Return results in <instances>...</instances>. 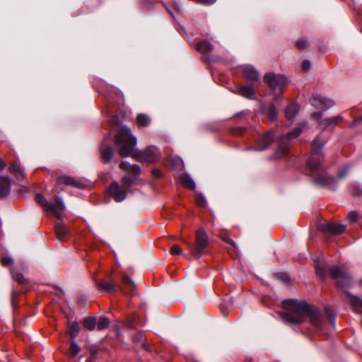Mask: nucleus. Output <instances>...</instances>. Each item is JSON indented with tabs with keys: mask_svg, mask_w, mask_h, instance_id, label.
Instances as JSON below:
<instances>
[{
	"mask_svg": "<svg viewBox=\"0 0 362 362\" xmlns=\"http://www.w3.org/2000/svg\"><path fill=\"white\" fill-rule=\"evenodd\" d=\"M116 144L118 145V153L122 158L131 156L132 158L140 163H151L155 162L159 156V150L156 146H150L144 151L134 152L136 139L127 126L121 127L117 131Z\"/></svg>",
	"mask_w": 362,
	"mask_h": 362,
	"instance_id": "1",
	"label": "nucleus"
},
{
	"mask_svg": "<svg viewBox=\"0 0 362 362\" xmlns=\"http://www.w3.org/2000/svg\"><path fill=\"white\" fill-rule=\"evenodd\" d=\"M301 132L302 129L298 127L294 129L293 131L287 133L286 136L280 137L278 148V154L279 155L276 156L278 158H281L286 156L288 152L287 146L290 144V141L298 137L300 134Z\"/></svg>",
	"mask_w": 362,
	"mask_h": 362,
	"instance_id": "6",
	"label": "nucleus"
},
{
	"mask_svg": "<svg viewBox=\"0 0 362 362\" xmlns=\"http://www.w3.org/2000/svg\"><path fill=\"white\" fill-rule=\"evenodd\" d=\"M322 146L323 144L320 136L316 137L311 145V156L307 160V168L316 184L334 190L337 187L336 180L325 175L321 168L323 157L320 151L322 148Z\"/></svg>",
	"mask_w": 362,
	"mask_h": 362,
	"instance_id": "2",
	"label": "nucleus"
},
{
	"mask_svg": "<svg viewBox=\"0 0 362 362\" xmlns=\"http://www.w3.org/2000/svg\"><path fill=\"white\" fill-rule=\"evenodd\" d=\"M264 80L265 83L273 90L279 89L282 91L283 88L287 86L286 78L283 75H275L273 73L267 74Z\"/></svg>",
	"mask_w": 362,
	"mask_h": 362,
	"instance_id": "7",
	"label": "nucleus"
},
{
	"mask_svg": "<svg viewBox=\"0 0 362 362\" xmlns=\"http://www.w3.org/2000/svg\"><path fill=\"white\" fill-rule=\"evenodd\" d=\"M212 45L206 40L200 41L197 45V49L199 52L206 53L211 50Z\"/></svg>",
	"mask_w": 362,
	"mask_h": 362,
	"instance_id": "27",
	"label": "nucleus"
},
{
	"mask_svg": "<svg viewBox=\"0 0 362 362\" xmlns=\"http://www.w3.org/2000/svg\"><path fill=\"white\" fill-rule=\"evenodd\" d=\"M132 165L126 161H122L119 164V168L129 172Z\"/></svg>",
	"mask_w": 362,
	"mask_h": 362,
	"instance_id": "43",
	"label": "nucleus"
},
{
	"mask_svg": "<svg viewBox=\"0 0 362 362\" xmlns=\"http://www.w3.org/2000/svg\"><path fill=\"white\" fill-rule=\"evenodd\" d=\"M234 93L248 99L253 98L255 94L254 88L249 86H240Z\"/></svg>",
	"mask_w": 362,
	"mask_h": 362,
	"instance_id": "17",
	"label": "nucleus"
},
{
	"mask_svg": "<svg viewBox=\"0 0 362 362\" xmlns=\"http://www.w3.org/2000/svg\"><path fill=\"white\" fill-rule=\"evenodd\" d=\"M96 318H85L83 320V326L90 330L93 329L96 326Z\"/></svg>",
	"mask_w": 362,
	"mask_h": 362,
	"instance_id": "30",
	"label": "nucleus"
},
{
	"mask_svg": "<svg viewBox=\"0 0 362 362\" xmlns=\"http://www.w3.org/2000/svg\"><path fill=\"white\" fill-rule=\"evenodd\" d=\"M100 156L103 160L105 163H108L112 158L113 150L110 144H107L105 142L103 143L100 148Z\"/></svg>",
	"mask_w": 362,
	"mask_h": 362,
	"instance_id": "15",
	"label": "nucleus"
},
{
	"mask_svg": "<svg viewBox=\"0 0 362 362\" xmlns=\"http://www.w3.org/2000/svg\"><path fill=\"white\" fill-rule=\"evenodd\" d=\"M313 117L319 118L321 117V113L315 112L313 114Z\"/></svg>",
	"mask_w": 362,
	"mask_h": 362,
	"instance_id": "51",
	"label": "nucleus"
},
{
	"mask_svg": "<svg viewBox=\"0 0 362 362\" xmlns=\"http://www.w3.org/2000/svg\"><path fill=\"white\" fill-rule=\"evenodd\" d=\"M6 165V163L1 158H0V170H4Z\"/></svg>",
	"mask_w": 362,
	"mask_h": 362,
	"instance_id": "48",
	"label": "nucleus"
},
{
	"mask_svg": "<svg viewBox=\"0 0 362 362\" xmlns=\"http://www.w3.org/2000/svg\"><path fill=\"white\" fill-rule=\"evenodd\" d=\"M17 296V293H13V295H12V303L13 304L14 303V298L15 297Z\"/></svg>",
	"mask_w": 362,
	"mask_h": 362,
	"instance_id": "53",
	"label": "nucleus"
},
{
	"mask_svg": "<svg viewBox=\"0 0 362 362\" xmlns=\"http://www.w3.org/2000/svg\"><path fill=\"white\" fill-rule=\"evenodd\" d=\"M267 116L271 121L275 120L277 117L276 110L273 103L270 104L268 107Z\"/></svg>",
	"mask_w": 362,
	"mask_h": 362,
	"instance_id": "29",
	"label": "nucleus"
},
{
	"mask_svg": "<svg viewBox=\"0 0 362 362\" xmlns=\"http://www.w3.org/2000/svg\"><path fill=\"white\" fill-rule=\"evenodd\" d=\"M11 179L8 176L0 177V198L6 197L11 190Z\"/></svg>",
	"mask_w": 362,
	"mask_h": 362,
	"instance_id": "12",
	"label": "nucleus"
},
{
	"mask_svg": "<svg viewBox=\"0 0 362 362\" xmlns=\"http://www.w3.org/2000/svg\"><path fill=\"white\" fill-rule=\"evenodd\" d=\"M35 200L46 211L51 212L54 208V204L48 202L41 194H36Z\"/></svg>",
	"mask_w": 362,
	"mask_h": 362,
	"instance_id": "22",
	"label": "nucleus"
},
{
	"mask_svg": "<svg viewBox=\"0 0 362 362\" xmlns=\"http://www.w3.org/2000/svg\"><path fill=\"white\" fill-rule=\"evenodd\" d=\"M85 301H86V299H83L82 297L79 298L78 300V303L81 306L85 305Z\"/></svg>",
	"mask_w": 362,
	"mask_h": 362,
	"instance_id": "49",
	"label": "nucleus"
},
{
	"mask_svg": "<svg viewBox=\"0 0 362 362\" xmlns=\"http://www.w3.org/2000/svg\"><path fill=\"white\" fill-rule=\"evenodd\" d=\"M343 298L347 303H350L355 308H362V300L350 293H345Z\"/></svg>",
	"mask_w": 362,
	"mask_h": 362,
	"instance_id": "21",
	"label": "nucleus"
},
{
	"mask_svg": "<svg viewBox=\"0 0 362 362\" xmlns=\"http://www.w3.org/2000/svg\"><path fill=\"white\" fill-rule=\"evenodd\" d=\"M298 107L296 104L291 103L286 107L285 110L286 117L288 119H293L298 113Z\"/></svg>",
	"mask_w": 362,
	"mask_h": 362,
	"instance_id": "26",
	"label": "nucleus"
},
{
	"mask_svg": "<svg viewBox=\"0 0 362 362\" xmlns=\"http://www.w3.org/2000/svg\"><path fill=\"white\" fill-rule=\"evenodd\" d=\"M284 310L298 317H320V310L304 300L286 299L282 303Z\"/></svg>",
	"mask_w": 362,
	"mask_h": 362,
	"instance_id": "3",
	"label": "nucleus"
},
{
	"mask_svg": "<svg viewBox=\"0 0 362 362\" xmlns=\"http://www.w3.org/2000/svg\"><path fill=\"white\" fill-rule=\"evenodd\" d=\"M109 325V321L107 318H99V320L96 323L97 329L99 330L106 329Z\"/></svg>",
	"mask_w": 362,
	"mask_h": 362,
	"instance_id": "34",
	"label": "nucleus"
},
{
	"mask_svg": "<svg viewBox=\"0 0 362 362\" xmlns=\"http://www.w3.org/2000/svg\"><path fill=\"white\" fill-rule=\"evenodd\" d=\"M98 288L107 292H115L117 291V285L115 282L100 281L97 284Z\"/></svg>",
	"mask_w": 362,
	"mask_h": 362,
	"instance_id": "24",
	"label": "nucleus"
},
{
	"mask_svg": "<svg viewBox=\"0 0 362 362\" xmlns=\"http://www.w3.org/2000/svg\"><path fill=\"white\" fill-rule=\"evenodd\" d=\"M1 263L4 267H9L13 265V261L11 257L6 256L1 258Z\"/></svg>",
	"mask_w": 362,
	"mask_h": 362,
	"instance_id": "40",
	"label": "nucleus"
},
{
	"mask_svg": "<svg viewBox=\"0 0 362 362\" xmlns=\"http://www.w3.org/2000/svg\"><path fill=\"white\" fill-rule=\"evenodd\" d=\"M311 66L310 62L308 60H305L302 63V69L305 71H308Z\"/></svg>",
	"mask_w": 362,
	"mask_h": 362,
	"instance_id": "46",
	"label": "nucleus"
},
{
	"mask_svg": "<svg viewBox=\"0 0 362 362\" xmlns=\"http://www.w3.org/2000/svg\"><path fill=\"white\" fill-rule=\"evenodd\" d=\"M179 182L185 187L194 189H195L196 185L193 179L187 174H181L178 177Z\"/></svg>",
	"mask_w": 362,
	"mask_h": 362,
	"instance_id": "19",
	"label": "nucleus"
},
{
	"mask_svg": "<svg viewBox=\"0 0 362 362\" xmlns=\"http://www.w3.org/2000/svg\"><path fill=\"white\" fill-rule=\"evenodd\" d=\"M341 119L342 117L340 115L325 119L319 123V128L321 130L332 129L334 127Z\"/></svg>",
	"mask_w": 362,
	"mask_h": 362,
	"instance_id": "13",
	"label": "nucleus"
},
{
	"mask_svg": "<svg viewBox=\"0 0 362 362\" xmlns=\"http://www.w3.org/2000/svg\"><path fill=\"white\" fill-rule=\"evenodd\" d=\"M310 103L312 105L319 109H328L334 104L332 100L320 95L313 96Z\"/></svg>",
	"mask_w": 362,
	"mask_h": 362,
	"instance_id": "10",
	"label": "nucleus"
},
{
	"mask_svg": "<svg viewBox=\"0 0 362 362\" xmlns=\"http://www.w3.org/2000/svg\"><path fill=\"white\" fill-rule=\"evenodd\" d=\"M55 233L57 238L59 240H62L68 234V230L63 222L58 219L55 225Z\"/></svg>",
	"mask_w": 362,
	"mask_h": 362,
	"instance_id": "20",
	"label": "nucleus"
},
{
	"mask_svg": "<svg viewBox=\"0 0 362 362\" xmlns=\"http://www.w3.org/2000/svg\"><path fill=\"white\" fill-rule=\"evenodd\" d=\"M274 136L271 132H267L259 137V141L257 144L256 150H264L273 141Z\"/></svg>",
	"mask_w": 362,
	"mask_h": 362,
	"instance_id": "14",
	"label": "nucleus"
},
{
	"mask_svg": "<svg viewBox=\"0 0 362 362\" xmlns=\"http://www.w3.org/2000/svg\"><path fill=\"white\" fill-rule=\"evenodd\" d=\"M225 305L223 303L220 305V309L222 311L223 313V315H228L229 314V313L228 311H224L223 310V308H224Z\"/></svg>",
	"mask_w": 362,
	"mask_h": 362,
	"instance_id": "50",
	"label": "nucleus"
},
{
	"mask_svg": "<svg viewBox=\"0 0 362 362\" xmlns=\"http://www.w3.org/2000/svg\"><path fill=\"white\" fill-rule=\"evenodd\" d=\"M67 330L71 339H74V338L78 334L80 330V327L76 322L68 321Z\"/></svg>",
	"mask_w": 362,
	"mask_h": 362,
	"instance_id": "25",
	"label": "nucleus"
},
{
	"mask_svg": "<svg viewBox=\"0 0 362 362\" xmlns=\"http://www.w3.org/2000/svg\"><path fill=\"white\" fill-rule=\"evenodd\" d=\"M321 230L331 235H337L343 233L346 230V226L343 224L327 222L320 226Z\"/></svg>",
	"mask_w": 362,
	"mask_h": 362,
	"instance_id": "8",
	"label": "nucleus"
},
{
	"mask_svg": "<svg viewBox=\"0 0 362 362\" xmlns=\"http://www.w3.org/2000/svg\"><path fill=\"white\" fill-rule=\"evenodd\" d=\"M192 254L197 257H200L204 250L208 245V237L206 232L202 229H199L196 233V242L194 245L187 243Z\"/></svg>",
	"mask_w": 362,
	"mask_h": 362,
	"instance_id": "5",
	"label": "nucleus"
},
{
	"mask_svg": "<svg viewBox=\"0 0 362 362\" xmlns=\"http://www.w3.org/2000/svg\"><path fill=\"white\" fill-rule=\"evenodd\" d=\"M349 173V168H345L342 169L340 172L338 173V177L339 179H342L346 177L347 173Z\"/></svg>",
	"mask_w": 362,
	"mask_h": 362,
	"instance_id": "44",
	"label": "nucleus"
},
{
	"mask_svg": "<svg viewBox=\"0 0 362 362\" xmlns=\"http://www.w3.org/2000/svg\"><path fill=\"white\" fill-rule=\"evenodd\" d=\"M80 351V347L76 344L74 339L71 340L69 353L72 356L77 355Z\"/></svg>",
	"mask_w": 362,
	"mask_h": 362,
	"instance_id": "32",
	"label": "nucleus"
},
{
	"mask_svg": "<svg viewBox=\"0 0 362 362\" xmlns=\"http://www.w3.org/2000/svg\"><path fill=\"white\" fill-rule=\"evenodd\" d=\"M195 202L197 205L202 207H204L206 205V200L202 194H195Z\"/></svg>",
	"mask_w": 362,
	"mask_h": 362,
	"instance_id": "35",
	"label": "nucleus"
},
{
	"mask_svg": "<svg viewBox=\"0 0 362 362\" xmlns=\"http://www.w3.org/2000/svg\"><path fill=\"white\" fill-rule=\"evenodd\" d=\"M329 320H330V322H331L332 323H334V322H333V320H334V318L329 317Z\"/></svg>",
	"mask_w": 362,
	"mask_h": 362,
	"instance_id": "56",
	"label": "nucleus"
},
{
	"mask_svg": "<svg viewBox=\"0 0 362 362\" xmlns=\"http://www.w3.org/2000/svg\"><path fill=\"white\" fill-rule=\"evenodd\" d=\"M332 278L338 280V286L344 290L352 285L351 275L344 269V265L334 266L329 269Z\"/></svg>",
	"mask_w": 362,
	"mask_h": 362,
	"instance_id": "4",
	"label": "nucleus"
},
{
	"mask_svg": "<svg viewBox=\"0 0 362 362\" xmlns=\"http://www.w3.org/2000/svg\"><path fill=\"white\" fill-rule=\"evenodd\" d=\"M122 281L125 284H129L132 286V288L134 289L136 288L135 283L127 275H122Z\"/></svg>",
	"mask_w": 362,
	"mask_h": 362,
	"instance_id": "38",
	"label": "nucleus"
},
{
	"mask_svg": "<svg viewBox=\"0 0 362 362\" xmlns=\"http://www.w3.org/2000/svg\"><path fill=\"white\" fill-rule=\"evenodd\" d=\"M151 119L146 114H139L136 117V123L141 127H146L149 125Z\"/></svg>",
	"mask_w": 362,
	"mask_h": 362,
	"instance_id": "28",
	"label": "nucleus"
},
{
	"mask_svg": "<svg viewBox=\"0 0 362 362\" xmlns=\"http://www.w3.org/2000/svg\"><path fill=\"white\" fill-rule=\"evenodd\" d=\"M153 174L155 175V176H158V174H159V171L158 170H153Z\"/></svg>",
	"mask_w": 362,
	"mask_h": 362,
	"instance_id": "52",
	"label": "nucleus"
},
{
	"mask_svg": "<svg viewBox=\"0 0 362 362\" xmlns=\"http://www.w3.org/2000/svg\"><path fill=\"white\" fill-rule=\"evenodd\" d=\"M122 187L127 190L132 186L133 180L129 175H125L122 177Z\"/></svg>",
	"mask_w": 362,
	"mask_h": 362,
	"instance_id": "31",
	"label": "nucleus"
},
{
	"mask_svg": "<svg viewBox=\"0 0 362 362\" xmlns=\"http://www.w3.org/2000/svg\"><path fill=\"white\" fill-rule=\"evenodd\" d=\"M11 170L18 180H23L25 178V173L20 165L14 162L11 164Z\"/></svg>",
	"mask_w": 362,
	"mask_h": 362,
	"instance_id": "23",
	"label": "nucleus"
},
{
	"mask_svg": "<svg viewBox=\"0 0 362 362\" xmlns=\"http://www.w3.org/2000/svg\"><path fill=\"white\" fill-rule=\"evenodd\" d=\"M110 195L117 202L123 201L127 197V191L117 182H113L109 187Z\"/></svg>",
	"mask_w": 362,
	"mask_h": 362,
	"instance_id": "9",
	"label": "nucleus"
},
{
	"mask_svg": "<svg viewBox=\"0 0 362 362\" xmlns=\"http://www.w3.org/2000/svg\"><path fill=\"white\" fill-rule=\"evenodd\" d=\"M12 276L20 284H23L26 282V280L23 274L20 273L12 272Z\"/></svg>",
	"mask_w": 362,
	"mask_h": 362,
	"instance_id": "37",
	"label": "nucleus"
},
{
	"mask_svg": "<svg viewBox=\"0 0 362 362\" xmlns=\"http://www.w3.org/2000/svg\"><path fill=\"white\" fill-rule=\"evenodd\" d=\"M315 272L317 275L322 279L325 275L326 269L319 262H315Z\"/></svg>",
	"mask_w": 362,
	"mask_h": 362,
	"instance_id": "33",
	"label": "nucleus"
},
{
	"mask_svg": "<svg viewBox=\"0 0 362 362\" xmlns=\"http://www.w3.org/2000/svg\"><path fill=\"white\" fill-rule=\"evenodd\" d=\"M243 73L245 78L250 82L258 81L259 79L258 71L252 65H245L243 67Z\"/></svg>",
	"mask_w": 362,
	"mask_h": 362,
	"instance_id": "11",
	"label": "nucleus"
},
{
	"mask_svg": "<svg viewBox=\"0 0 362 362\" xmlns=\"http://www.w3.org/2000/svg\"><path fill=\"white\" fill-rule=\"evenodd\" d=\"M353 193L356 196H361L362 189L359 187H354L353 189Z\"/></svg>",
	"mask_w": 362,
	"mask_h": 362,
	"instance_id": "47",
	"label": "nucleus"
},
{
	"mask_svg": "<svg viewBox=\"0 0 362 362\" xmlns=\"http://www.w3.org/2000/svg\"><path fill=\"white\" fill-rule=\"evenodd\" d=\"M307 46V40L305 39H300L296 42V47L302 49Z\"/></svg>",
	"mask_w": 362,
	"mask_h": 362,
	"instance_id": "42",
	"label": "nucleus"
},
{
	"mask_svg": "<svg viewBox=\"0 0 362 362\" xmlns=\"http://www.w3.org/2000/svg\"><path fill=\"white\" fill-rule=\"evenodd\" d=\"M182 249L177 245H173L170 249V254L172 255H182Z\"/></svg>",
	"mask_w": 362,
	"mask_h": 362,
	"instance_id": "39",
	"label": "nucleus"
},
{
	"mask_svg": "<svg viewBox=\"0 0 362 362\" xmlns=\"http://www.w3.org/2000/svg\"><path fill=\"white\" fill-rule=\"evenodd\" d=\"M360 284L362 285V279L360 281Z\"/></svg>",
	"mask_w": 362,
	"mask_h": 362,
	"instance_id": "58",
	"label": "nucleus"
},
{
	"mask_svg": "<svg viewBox=\"0 0 362 362\" xmlns=\"http://www.w3.org/2000/svg\"><path fill=\"white\" fill-rule=\"evenodd\" d=\"M362 121V116L356 119V122Z\"/></svg>",
	"mask_w": 362,
	"mask_h": 362,
	"instance_id": "55",
	"label": "nucleus"
},
{
	"mask_svg": "<svg viewBox=\"0 0 362 362\" xmlns=\"http://www.w3.org/2000/svg\"><path fill=\"white\" fill-rule=\"evenodd\" d=\"M65 206L61 197L56 198V205L54 204V208L52 211L57 219H61L64 212Z\"/></svg>",
	"mask_w": 362,
	"mask_h": 362,
	"instance_id": "18",
	"label": "nucleus"
},
{
	"mask_svg": "<svg viewBox=\"0 0 362 362\" xmlns=\"http://www.w3.org/2000/svg\"><path fill=\"white\" fill-rule=\"evenodd\" d=\"M284 323L286 325H291V324H300L303 322V320L305 318H283Z\"/></svg>",
	"mask_w": 362,
	"mask_h": 362,
	"instance_id": "36",
	"label": "nucleus"
},
{
	"mask_svg": "<svg viewBox=\"0 0 362 362\" xmlns=\"http://www.w3.org/2000/svg\"><path fill=\"white\" fill-rule=\"evenodd\" d=\"M286 317H290V316H289V315H286Z\"/></svg>",
	"mask_w": 362,
	"mask_h": 362,
	"instance_id": "59",
	"label": "nucleus"
},
{
	"mask_svg": "<svg viewBox=\"0 0 362 362\" xmlns=\"http://www.w3.org/2000/svg\"><path fill=\"white\" fill-rule=\"evenodd\" d=\"M312 320H313V322L315 321V320H318L319 318H316V317H314V318H311Z\"/></svg>",
	"mask_w": 362,
	"mask_h": 362,
	"instance_id": "57",
	"label": "nucleus"
},
{
	"mask_svg": "<svg viewBox=\"0 0 362 362\" xmlns=\"http://www.w3.org/2000/svg\"><path fill=\"white\" fill-rule=\"evenodd\" d=\"M57 182L58 185L64 184L65 185L72 186L78 188H81L83 186V185L80 181L76 180L73 177L66 175L58 177Z\"/></svg>",
	"mask_w": 362,
	"mask_h": 362,
	"instance_id": "16",
	"label": "nucleus"
},
{
	"mask_svg": "<svg viewBox=\"0 0 362 362\" xmlns=\"http://www.w3.org/2000/svg\"><path fill=\"white\" fill-rule=\"evenodd\" d=\"M244 362H252V359L251 358H246Z\"/></svg>",
	"mask_w": 362,
	"mask_h": 362,
	"instance_id": "54",
	"label": "nucleus"
},
{
	"mask_svg": "<svg viewBox=\"0 0 362 362\" xmlns=\"http://www.w3.org/2000/svg\"><path fill=\"white\" fill-rule=\"evenodd\" d=\"M129 172L134 174H139L140 173V167L138 165H132L131 166Z\"/></svg>",
	"mask_w": 362,
	"mask_h": 362,
	"instance_id": "45",
	"label": "nucleus"
},
{
	"mask_svg": "<svg viewBox=\"0 0 362 362\" xmlns=\"http://www.w3.org/2000/svg\"><path fill=\"white\" fill-rule=\"evenodd\" d=\"M346 219L351 222H356L358 221V214L356 211H351L348 214Z\"/></svg>",
	"mask_w": 362,
	"mask_h": 362,
	"instance_id": "41",
	"label": "nucleus"
}]
</instances>
